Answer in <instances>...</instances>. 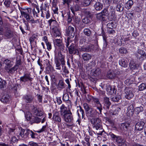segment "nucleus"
I'll return each instance as SVG.
<instances>
[{
    "instance_id": "obj_24",
    "label": "nucleus",
    "mask_w": 146,
    "mask_h": 146,
    "mask_svg": "<svg viewBox=\"0 0 146 146\" xmlns=\"http://www.w3.org/2000/svg\"><path fill=\"white\" fill-rule=\"evenodd\" d=\"M116 76V74L113 70L108 71L106 75L107 78L109 79H114Z\"/></svg>"
},
{
    "instance_id": "obj_47",
    "label": "nucleus",
    "mask_w": 146,
    "mask_h": 146,
    "mask_svg": "<svg viewBox=\"0 0 146 146\" xmlns=\"http://www.w3.org/2000/svg\"><path fill=\"white\" fill-rule=\"evenodd\" d=\"M135 112L137 114H138L140 112H142L143 110V108L142 106L135 108Z\"/></svg>"
},
{
    "instance_id": "obj_20",
    "label": "nucleus",
    "mask_w": 146,
    "mask_h": 146,
    "mask_svg": "<svg viewBox=\"0 0 146 146\" xmlns=\"http://www.w3.org/2000/svg\"><path fill=\"white\" fill-rule=\"evenodd\" d=\"M78 115L79 118L82 117V118L84 119H85L84 118V112L81 106H80L78 108L77 111Z\"/></svg>"
},
{
    "instance_id": "obj_34",
    "label": "nucleus",
    "mask_w": 146,
    "mask_h": 146,
    "mask_svg": "<svg viewBox=\"0 0 146 146\" xmlns=\"http://www.w3.org/2000/svg\"><path fill=\"white\" fill-rule=\"evenodd\" d=\"M133 1L132 0H129L125 3V8L127 9H129L133 5Z\"/></svg>"
},
{
    "instance_id": "obj_45",
    "label": "nucleus",
    "mask_w": 146,
    "mask_h": 146,
    "mask_svg": "<svg viewBox=\"0 0 146 146\" xmlns=\"http://www.w3.org/2000/svg\"><path fill=\"white\" fill-rule=\"evenodd\" d=\"M4 63L5 64L7 67V68H9L12 67L13 64L11 63V60L8 59H6L4 61Z\"/></svg>"
},
{
    "instance_id": "obj_10",
    "label": "nucleus",
    "mask_w": 146,
    "mask_h": 146,
    "mask_svg": "<svg viewBox=\"0 0 146 146\" xmlns=\"http://www.w3.org/2000/svg\"><path fill=\"white\" fill-rule=\"evenodd\" d=\"M5 36L8 38L12 37L13 36V32L11 31L8 26H5L4 27Z\"/></svg>"
},
{
    "instance_id": "obj_40",
    "label": "nucleus",
    "mask_w": 146,
    "mask_h": 146,
    "mask_svg": "<svg viewBox=\"0 0 146 146\" xmlns=\"http://www.w3.org/2000/svg\"><path fill=\"white\" fill-rule=\"evenodd\" d=\"M92 0H83L82 5L84 7H87L91 4Z\"/></svg>"
},
{
    "instance_id": "obj_39",
    "label": "nucleus",
    "mask_w": 146,
    "mask_h": 146,
    "mask_svg": "<svg viewBox=\"0 0 146 146\" xmlns=\"http://www.w3.org/2000/svg\"><path fill=\"white\" fill-rule=\"evenodd\" d=\"M96 17L97 19L101 21H104L106 20L105 17L101 13H100L97 14Z\"/></svg>"
},
{
    "instance_id": "obj_49",
    "label": "nucleus",
    "mask_w": 146,
    "mask_h": 146,
    "mask_svg": "<svg viewBox=\"0 0 146 146\" xmlns=\"http://www.w3.org/2000/svg\"><path fill=\"white\" fill-rule=\"evenodd\" d=\"M121 97L119 95H116L113 97L111 100L114 102H118L121 99Z\"/></svg>"
},
{
    "instance_id": "obj_19",
    "label": "nucleus",
    "mask_w": 146,
    "mask_h": 146,
    "mask_svg": "<svg viewBox=\"0 0 146 146\" xmlns=\"http://www.w3.org/2000/svg\"><path fill=\"white\" fill-rule=\"evenodd\" d=\"M145 124V123L142 121L138 122L135 125V129L138 131H141L143 129Z\"/></svg>"
},
{
    "instance_id": "obj_32",
    "label": "nucleus",
    "mask_w": 146,
    "mask_h": 146,
    "mask_svg": "<svg viewBox=\"0 0 146 146\" xmlns=\"http://www.w3.org/2000/svg\"><path fill=\"white\" fill-rule=\"evenodd\" d=\"M57 88L59 90H61L62 89L65 88L64 83L63 81L62 80H60L57 84Z\"/></svg>"
},
{
    "instance_id": "obj_23",
    "label": "nucleus",
    "mask_w": 146,
    "mask_h": 146,
    "mask_svg": "<svg viewBox=\"0 0 146 146\" xmlns=\"http://www.w3.org/2000/svg\"><path fill=\"white\" fill-rule=\"evenodd\" d=\"M94 7L96 10L100 11L102 9L103 5L99 2H96L94 5Z\"/></svg>"
},
{
    "instance_id": "obj_50",
    "label": "nucleus",
    "mask_w": 146,
    "mask_h": 146,
    "mask_svg": "<svg viewBox=\"0 0 146 146\" xmlns=\"http://www.w3.org/2000/svg\"><path fill=\"white\" fill-rule=\"evenodd\" d=\"M139 90L143 91L146 89V83H142L138 87Z\"/></svg>"
},
{
    "instance_id": "obj_22",
    "label": "nucleus",
    "mask_w": 146,
    "mask_h": 146,
    "mask_svg": "<svg viewBox=\"0 0 146 146\" xmlns=\"http://www.w3.org/2000/svg\"><path fill=\"white\" fill-rule=\"evenodd\" d=\"M119 63L120 66L125 68L127 67L128 65L127 59L125 58L119 60Z\"/></svg>"
},
{
    "instance_id": "obj_44",
    "label": "nucleus",
    "mask_w": 146,
    "mask_h": 146,
    "mask_svg": "<svg viewBox=\"0 0 146 146\" xmlns=\"http://www.w3.org/2000/svg\"><path fill=\"white\" fill-rule=\"evenodd\" d=\"M83 12L86 15L90 18H91L93 16L92 13L86 9H84L83 11Z\"/></svg>"
},
{
    "instance_id": "obj_1",
    "label": "nucleus",
    "mask_w": 146,
    "mask_h": 146,
    "mask_svg": "<svg viewBox=\"0 0 146 146\" xmlns=\"http://www.w3.org/2000/svg\"><path fill=\"white\" fill-rule=\"evenodd\" d=\"M21 138L24 139L31 138L35 139L37 136V134L29 129H25L21 128L19 133Z\"/></svg>"
},
{
    "instance_id": "obj_26",
    "label": "nucleus",
    "mask_w": 146,
    "mask_h": 146,
    "mask_svg": "<svg viewBox=\"0 0 146 146\" xmlns=\"http://www.w3.org/2000/svg\"><path fill=\"white\" fill-rule=\"evenodd\" d=\"M54 62L55 64L56 69L58 70L61 69V64L59 60L58 57L55 56L54 58Z\"/></svg>"
},
{
    "instance_id": "obj_36",
    "label": "nucleus",
    "mask_w": 146,
    "mask_h": 146,
    "mask_svg": "<svg viewBox=\"0 0 146 146\" xmlns=\"http://www.w3.org/2000/svg\"><path fill=\"white\" fill-rule=\"evenodd\" d=\"M84 35L88 36L90 37L92 35V32L88 28H85L83 31Z\"/></svg>"
},
{
    "instance_id": "obj_56",
    "label": "nucleus",
    "mask_w": 146,
    "mask_h": 146,
    "mask_svg": "<svg viewBox=\"0 0 146 146\" xmlns=\"http://www.w3.org/2000/svg\"><path fill=\"white\" fill-rule=\"evenodd\" d=\"M94 107L96 108L97 109L99 110V115H102V108L101 104H99V105H98L96 106H94Z\"/></svg>"
},
{
    "instance_id": "obj_57",
    "label": "nucleus",
    "mask_w": 146,
    "mask_h": 146,
    "mask_svg": "<svg viewBox=\"0 0 146 146\" xmlns=\"http://www.w3.org/2000/svg\"><path fill=\"white\" fill-rule=\"evenodd\" d=\"M83 106L84 108V109L86 111V113L89 110H90V109H91V108L90 107V105L86 103H85L83 104Z\"/></svg>"
},
{
    "instance_id": "obj_17",
    "label": "nucleus",
    "mask_w": 146,
    "mask_h": 146,
    "mask_svg": "<svg viewBox=\"0 0 146 146\" xmlns=\"http://www.w3.org/2000/svg\"><path fill=\"white\" fill-rule=\"evenodd\" d=\"M103 104V108L106 110H108L111 104L109 98L107 97H104V99Z\"/></svg>"
},
{
    "instance_id": "obj_29",
    "label": "nucleus",
    "mask_w": 146,
    "mask_h": 146,
    "mask_svg": "<svg viewBox=\"0 0 146 146\" xmlns=\"http://www.w3.org/2000/svg\"><path fill=\"white\" fill-rule=\"evenodd\" d=\"M139 54L140 56L138 55V56L141 60H143L146 59V54L144 51L140 50L139 51Z\"/></svg>"
},
{
    "instance_id": "obj_37",
    "label": "nucleus",
    "mask_w": 146,
    "mask_h": 146,
    "mask_svg": "<svg viewBox=\"0 0 146 146\" xmlns=\"http://www.w3.org/2000/svg\"><path fill=\"white\" fill-rule=\"evenodd\" d=\"M17 66H14V67L10 69L9 68H7L6 70L8 73L13 74L17 69Z\"/></svg>"
},
{
    "instance_id": "obj_2",
    "label": "nucleus",
    "mask_w": 146,
    "mask_h": 146,
    "mask_svg": "<svg viewBox=\"0 0 146 146\" xmlns=\"http://www.w3.org/2000/svg\"><path fill=\"white\" fill-rule=\"evenodd\" d=\"M100 121V119L98 118L92 119L91 120V123L93 125V128L96 129V133L99 135H102L103 132H104Z\"/></svg>"
},
{
    "instance_id": "obj_30",
    "label": "nucleus",
    "mask_w": 146,
    "mask_h": 146,
    "mask_svg": "<svg viewBox=\"0 0 146 146\" xmlns=\"http://www.w3.org/2000/svg\"><path fill=\"white\" fill-rule=\"evenodd\" d=\"M10 96L8 94L3 95L1 99V101L3 103H7L10 100Z\"/></svg>"
},
{
    "instance_id": "obj_6",
    "label": "nucleus",
    "mask_w": 146,
    "mask_h": 146,
    "mask_svg": "<svg viewBox=\"0 0 146 146\" xmlns=\"http://www.w3.org/2000/svg\"><path fill=\"white\" fill-rule=\"evenodd\" d=\"M47 4L45 3L43 5L42 4L40 7V11L41 12V16L42 17H44V15H46V19L48 18L50 16V13L49 9L46 8Z\"/></svg>"
},
{
    "instance_id": "obj_13",
    "label": "nucleus",
    "mask_w": 146,
    "mask_h": 146,
    "mask_svg": "<svg viewBox=\"0 0 146 146\" xmlns=\"http://www.w3.org/2000/svg\"><path fill=\"white\" fill-rule=\"evenodd\" d=\"M115 141L118 146H126L125 140L120 136L117 138Z\"/></svg>"
},
{
    "instance_id": "obj_8",
    "label": "nucleus",
    "mask_w": 146,
    "mask_h": 146,
    "mask_svg": "<svg viewBox=\"0 0 146 146\" xmlns=\"http://www.w3.org/2000/svg\"><path fill=\"white\" fill-rule=\"evenodd\" d=\"M20 81L24 83L31 82L33 78L31 77V75L30 73H24L23 76L21 77L20 78Z\"/></svg>"
},
{
    "instance_id": "obj_11",
    "label": "nucleus",
    "mask_w": 146,
    "mask_h": 146,
    "mask_svg": "<svg viewBox=\"0 0 146 146\" xmlns=\"http://www.w3.org/2000/svg\"><path fill=\"white\" fill-rule=\"evenodd\" d=\"M32 114L34 115L40 116L43 114V112L36 107L33 106L32 107Z\"/></svg>"
},
{
    "instance_id": "obj_64",
    "label": "nucleus",
    "mask_w": 146,
    "mask_h": 146,
    "mask_svg": "<svg viewBox=\"0 0 146 146\" xmlns=\"http://www.w3.org/2000/svg\"><path fill=\"white\" fill-rule=\"evenodd\" d=\"M113 22H111V23H109L107 25V27L108 28L110 29H113Z\"/></svg>"
},
{
    "instance_id": "obj_63",
    "label": "nucleus",
    "mask_w": 146,
    "mask_h": 146,
    "mask_svg": "<svg viewBox=\"0 0 146 146\" xmlns=\"http://www.w3.org/2000/svg\"><path fill=\"white\" fill-rule=\"evenodd\" d=\"M63 72L64 73V75L66 76L69 74V72L66 66H65L63 68Z\"/></svg>"
},
{
    "instance_id": "obj_28",
    "label": "nucleus",
    "mask_w": 146,
    "mask_h": 146,
    "mask_svg": "<svg viewBox=\"0 0 146 146\" xmlns=\"http://www.w3.org/2000/svg\"><path fill=\"white\" fill-rule=\"evenodd\" d=\"M108 19L110 21H111L114 20L116 18V16L115 15V11H110L108 14Z\"/></svg>"
},
{
    "instance_id": "obj_27",
    "label": "nucleus",
    "mask_w": 146,
    "mask_h": 146,
    "mask_svg": "<svg viewBox=\"0 0 146 146\" xmlns=\"http://www.w3.org/2000/svg\"><path fill=\"white\" fill-rule=\"evenodd\" d=\"M80 9V6L77 4L71 7L70 8L71 10L74 15L75 14V12L79 11Z\"/></svg>"
},
{
    "instance_id": "obj_53",
    "label": "nucleus",
    "mask_w": 146,
    "mask_h": 146,
    "mask_svg": "<svg viewBox=\"0 0 146 146\" xmlns=\"http://www.w3.org/2000/svg\"><path fill=\"white\" fill-rule=\"evenodd\" d=\"M70 37H68L67 40H66L65 41L66 42V48H68L69 47V45L70 43H71L72 41V40L71 39Z\"/></svg>"
},
{
    "instance_id": "obj_18",
    "label": "nucleus",
    "mask_w": 146,
    "mask_h": 146,
    "mask_svg": "<svg viewBox=\"0 0 146 146\" xmlns=\"http://www.w3.org/2000/svg\"><path fill=\"white\" fill-rule=\"evenodd\" d=\"M34 99V97L31 94H27L23 96V100L27 103L32 102Z\"/></svg>"
},
{
    "instance_id": "obj_16",
    "label": "nucleus",
    "mask_w": 146,
    "mask_h": 146,
    "mask_svg": "<svg viewBox=\"0 0 146 146\" xmlns=\"http://www.w3.org/2000/svg\"><path fill=\"white\" fill-rule=\"evenodd\" d=\"M74 29L73 27L69 26L66 31V34L71 38H73L74 36L75 32H74Z\"/></svg>"
},
{
    "instance_id": "obj_25",
    "label": "nucleus",
    "mask_w": 146,
    "mask_h": 146,
    "mask_svg": "<svg viewBox=\"0 0 146 146\" xmlns=\"http://www.w3.org/2000/svg\"><path fill=\"white\" fill-rule=\"evenodd\" d=\"M92 55L88 53H85L82 55V59L84 61H87L90 60L92 57Z\"/></svg>"
},
{
    "instance_id": "obj_31",
    "label": "nucleus",
    "mask_w": 146,
    "mask_h": 146,
    "mask_svg": "<svg viewBox=\"0 0 146 146\" xmlns=\"http://www.w3.org/2000/svg\"><path fill=\"white\" fill-rule=\"evenodd\" d=\"M60 112L61 114L63 115V114H66L68 111H70V110H67V108L64 105L62 104L60 107Z\"/></svg>"
},
{
    "instance_id": "obj_5",
    "label": "nucleus",
    "mask_w": 146,
    "mask_h": 146,
    "mask_svg": "<svg viewBox=\"0 0 146 146\" xmlns=\"http://www.w3.org/2000/svg\"><path fill=\"white\" fill-rule=\"evenodd\" d=\"M64 121L69 124H72L74 122V118L72 113L68 111L66 114H63V116Z\"/></svg>"
},
{
    "instance_id": "obj_12",
    "label": "nucleus",
    "mask_w": 146,
    "mask_h": 146,
    "mask_svg": "<svg viewBox=\"0 0 146 146\" xmlns=\"http://www.w3.org/2000/svg\"><path fill=\"white\" fill-rule=\"evenodd\" d=\"M68 48L69 53L70 54H77V52L78 54V50L76 46L73 43L71 44Z\"/></svg>"
},
{
    "instance_id": "obj_14",
    "label": "nucleus",
    "mask_w": 146,
    "mask_h": 146,
    "mask_svg": "<svg viewBox=\"0 0 146 146\" xmlns=\"http://www.w3.org/2000/svg\"><path fill=\"white\" fill-rule=\"evenodd\" d=\"M106 90L110 95L115 94L117 91V89L115 86H111L110 85L106 86Z\"/></svg>"
},
{
    "instance_id": "obj_41",
    "label": "nucleus",
    "mask_w": 146,
    "mask_h": 146,
    "mask_svg": "<svg viewBox=\"0 0 146 146\" xmlns=\"http://www.w3.org/2000/svg\"><path fill=\"white\" fill-rule=\"evenodd\" d=\"M116 9L117 11L121 12L123 10L124 7L122 3H119L117 4Z\"/></svg>"
},
{
    "instance_id": "obj_60",
    "label": "nucleus",
    "mask_w": 146,
    "mask_h": 146,
    "mask_svg": "<svg viewBox=\"0 0 146 146\" xmlns=\"http://www.w3.org/2000/svg\"><path fill=\"white\" fill-rule=\"evenodd\" d=\"M6 82L4 80H2L1 82H0V88L2 90H3L4 88L5 87Z\"/></svg>"
},
{
    "instance_id": "obj_62",
    "label": "nucleus",
    "mask_w": 146,
    "mask_h": 146,
    "mask_svg": "<svg viewBox=\"0 0 146 146\" xmlns=\"http://www.w3.org/2000/svg\"><path fill=\"white\" fill-rule=\"evenodd\" d=\"M80 89L81 93L84 96L85 95H86L87 93V92L84 86H83L82 87H81Z\"/></svg>"
},
{
    "instance_id": "obj_33",
    "label": "nucleus",
    "mask_w": 146,
    "mask_h": 146,
    "mask_svg": "<svg viewBox=\"0 0 146 146\" xmlns=\"http://www.w3.org/2000/svg\"><path fill=\"white\" fill-rule=\"evenodd\" d=\"M92 74L94 76H96L100 74L101 72V70L99 68L93 69L92 71Z\"/></svg>"
},
{
    "instance_id": "obj_4",
    "label": "nucleus",
    "mask_w": 146,
    "mask_h": 146,
    "mask_svg": "<svg viewBox=\"0 0 146 146\" xmlns=\"http://www.w3.org/2000/svg\"><path fill=\"white\" fill-rule=\"evenodd\" d=\"M53 116L52 118V120L54 122L58 123L59 128H61V125L62 119L59 113L57 111H54L52 112Z\"/></svg>"
},
{
    "instance_id": "obj_9",
    "label": "nucleus",
    "mask_w": 146,
    "mask_h": 146,
    "mask_svg": "<svg viewBox=\"0 0 146 146\" xmlns=\"http://www.w3.org/2000/svg\"><path fill=\"white\" fill-rule=\"evenodd\" d=\"M129 125V123L126 122L122 123L119 125V128L122 133L126 134Z\"/></svg>"
},
{
    "instance_id": "obj_43",
    "label": "nucleus",
    "mask_w": 146,
    "mask_h": 146,
    "mask_svg": "<svg viewBox=\"0 0 146 146\" xmlns=\"http://www.w3.org/2000/svg\"><path fill=\"white\" fill-rule=\"evenodd\" d=\"M26 19L28 21L31 22L32 23H37V22H39V21L38 20L35 21L33 17L31 16H30V15Z\"/></svg>"
},
{
    "instance_id": "obj_54",
    "label": "nucleus",
    "mask_w": 146,
    "mask_h": 146,
    "mask_svg": "<svg viewBox=\"0 0 146 146\" xmlns=\"http://www.w3.org/2000/svg\"><path fill=\"white\" fill-rule=\"evenodd\" d=\"M23 22H24V25L22 26L23 28L25 30H29L30 29V28L28 23L26 22L25 21H24Z\"/></svg>"
},
{
    "instance_id": "obj_48",
    "label": "nucleus",
    "mask_w": 146,
    "mask_h": 146,
    "mask_svg": "<svg viewBox=\"0 0 146 146\" xmlns=\"http://www.w3.org/2000/svg\"><path fill=\"white\" fill-rule=\"evenodd\" d=\"M31 114L29 112H27L25 115V117L27 121H29L31 120H32L33 117H32Z\"/></svg>"
},
{
    "instance_id": "obj_46",
    "label": "nucleus",
    "mask_w": 146,
    "mask_h": 146,
    "mask_svg": "<svg viewBox=\"0 0 146 146\" xmlns=\"http://www.w3.org/2000/svg\"><path fill=\"white\" fill-rule=\"evenodd\" d=\"M119 51L120 54H126L127 52V49L125 48L122 47L119 49Z\"/></svg>"
},
{
    "instance_id": "obj_3",
    "label": "nucleus",
    "mask_w": 146,
    "mask_h": 146,
    "mask_svg": "<svg viewBox=\"0 0 146 146\" xmlns=\"http://www.w3.org/2000/svg\"><path fill=\"white\" fill-rule=\"evenodd\" d=\"M48 23L49 24L50 28L54 33L57 34V35L59 36L60 35V33L57 27L58 24L57 21L51 19L48 21Z\"/></svg>"
},
{
    "instance_id": "obj_55",
    "label": "nucleus",
    "mask_w": 146,
    "mask_h": 146,
    "mask_svg": "<svg viewBox=\"0 0 146 146\" xmlns=\"http://www.w3.org/2000/svg\"><path fill=\"white\" fill-rule=\"evenodd\" d=\"M66 15L68 23H70L72 21V17L70 15V12H67Z\"/></svg>"
},
{
    "instance_id": "obj_58",
    "label": "nucleus",
    "mask_w": 146,
    "mask_h": 146,
    "mask_svg": "<svg viewBox=\"0 0 146 146\" xmlns=\"http://www.w3.org/2000/svg\"><path fill=\"white\" fill-rule=\"evenodd\" d=\"M85 99L87 100L88 102H90L92 100L93 97L89 94L87 95V96L86 95H85L84 96Z\"/></svg>"
},
{
    "instance_id": "obj_35",
    "label": "nucleus",
    "mask_w": 146,
    "mask_h": 146,
    "mask_svg": "<svg viewBox=\"0 0 146 146\" xmlns=\"http://www.w3.org/2000/svg\"><path fill=\"white\" fill-rule=\"evenodd\" d=\"M32 11L34 16H35L37 17H38V13L40 12V10L37 6L34 8Z\"/></svg>"
},
{
    "instance_id": "obj_15",
    "label": "nucleus",
    "mask_w": 146,
    "mask_h": 146,
    "mask_svg": "<svg viewBox=\"0 0 146 146\" xmlns=\"http://www.w3.org/2000/svg\"><path fill=\"white\" fill-rule=\"evenodd\" d=\"M86 114L88 116L91 118H93L96 117L97 115H98L99 112L97 111L96 109L94 110L92 108H91L89 111L86 113Z\"/></svg>"
},
{
    "instance_id": "obj_21",
    "label": "nucleus",
    "mask_w": 146,
    "mask_h": 146,
    "mask_svg": "<svg viewBox=\"0 0 146 146\" xmlns=\"http://www.w3.org/2000/svg\"><path fill=\"white\" fill-rule=\"evenodd\" d=\"M58 59L61 62V64L62 67L65 64V56L64 55H63L60 52H58Z\"/></svg>"
},
{
    "instance_id": "obj_7",
    "label": "nucleus",
    "mask_w": 146,
    "mask_h": 146,
    "mask_svg": "<svg viewBox=\"0 0 146 146\" xmlns=\"http://www.w3.org/2000/svg\"><path fill=\"white\" fill-rule=\"evenodd\" d=\"M124 94H125V97L126 98L130 100L134 96L133 92V89L129 87H125L124 90Z\"/></svg>"
},
{
    "instance_id": "obj_51",
    "label": "nucleus",
    "mask_w": 146,
    "mask_h": 146,
    "mask_svg": "<svg viewBox=\"0 0 146 146\" xmlns=\"http://www.w3.org/2000/svg\"><path fill=\"white\" fill-rule=\"evenodd\" d=\"M54 42L58 46L62 44L61 40L60 38L55 39L54 40Z\"/></svg>"
},
{
    "instance_id": "obj_52",
    "label": "nucleus",
    "mask_w": 146,
    "mask_h": 146,
    "mask_svg": "<svg viewBox=\"0 0 146 146\" xmlns=\"http://www.w3.org/2000/svg\"><path fill=\"white\" fill-rule=\"evenodd\" d=\"M32 121L34 123H38L41 121V119L38 117L33 116Z\"/></svg>"
},
{
    "instance_id": "obj_61",
    "label": "nucleus",
    "mask_w": 146,
    "mask_h": 146,
    "mask_svg": "<svg viewBox=\"0 0 146 146\" xmlns=\"http://www.w3.org/2000/svg\"><path fill=\"white\" fill-rule=\"evenodd\" d=\"M63 100L64 101H67L69 100V96L67 93H65L63 96Z\"/></svg>"
},
{
    "instance_id": "obj_42",
    "label": "nucleus",
    "mask_w": 146,
    "mask_h": 146,
    "mask_svg": "<svg viewBox=\"0 0 146 146\" xmlns=\"http://www.w3.org/2000/svg\"><path fill=\"white\" fill-rule=\"evenodd\" d=\"M129 67L131 69H135L136 68V64L133 60H131L129 64Z\"/></svg>"
},
{
    "instance_id": "obj_59",
    "label": "nucleus",
    "mask_w": 146,
    "mask_h": 146,
    "mask_svg": "<svg viewBox=\"0 0 146 146\" xmlns=\"http://www.w3.org/2000/svg\"><path fill=\"white\" fill-rule=\"evenodd\" d=\"M20 12L21 15L24 17L26 19H27L28 17H29L30 15L29 13H26V12H24L23 11L20 10Z\"/></svg>"
},
{
    "instance_id": "obj_38",
    "label": "nucleus",
    "mask_w": 146,
    "mask_h": 146,
    "mask_svg": "<svg viewBox=\"0 0 146 146\" xmlns=\"http://www.w3.org/2000/svg\"><path fill=\"white\" fill-rule=\"evenodd\" d=\"M142 8V4L140 3H138L135 8V11L139 13L141 11Z\"/></svg>"
}]
</instances>
